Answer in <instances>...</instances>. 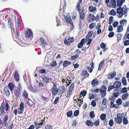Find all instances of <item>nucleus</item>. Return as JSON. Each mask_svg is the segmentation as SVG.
I'll return each instance as SVG.
<instances>
[{"label": "nucleus", "mask_w": 129, "mask_h": 129, "mask_svg": "<svg viewBox=\"0 0 129 129\" xmlns=\"http://www.w3.org/2000/svg\"><path fill=\"white\" fill-rule=\"evenodd\" d=\"M89 10L90 12H92L96 10V8L95 7H93L92 6H90L89 7Z\"/></svg>", "instance_id": "24"}, {"label": "nucleus", "mask_w": 129, "mask_h": 129, "mask_svg": "<svg viewBox=\"0 0 129 129\" xmlns=\"http://www.w3.org/2000/svg\"><path fill=\"white\" fill-rule=\"evenodd\" d=\"M123 122L124 124H127L128 123L127 119L125 117H124L123 119Z\"/></svg>", "instance_id": "41"}, {"label": "nucleus", "mask_w": 129, "mask_h": 129, "mask_svg": "<svg viewBox=\"0 0 129 129\" xmlns=\"http://www.w3.org/2000/svg\"><path fill=\"white\" fill-rule=\"evenodd\" d=\"M127 88L126 87H124L122 89V92L123 93H126L127 92Z\"/></svg>", "instance_id": "53"}, {"label": "nucleus", "mask_w": 129, "mask_h": 129, "mask_svg": "<svg viewBox=\"0 0 129 129\" xmlns=\"http://www.w3.org/2000/svg\"><path fill=\"white\" fill-rule=\"evenodd\" d=\"M117 13H118L120 16L119 18L121 17L123 15V9L121 7H119L117 10Z\"/></svg>", "instance_id": "5"}, {"label": "nucleus", "mask_w": 129, "mask_h": 129, "mask_svg": "<svg viewBox=\"0 0 129 129\" xmlns=\"http://www.w3.org/2000/svg\"><path fill=\"white\" fill-rule=\"evenodd\" d=\"M89 16L91 18V20H92V21H93L95 20L96 18L93 15L90 14H89Z\"/></svg>", "instance_id": "35"}, {"label": "nucleus", "mask_w": 129, "mask_h": 129, "mask_svg": "<svg viewBox=\"0 0 129 129\" xmlns=\"http://www.w3.org/2000/svg\"><path fill=\"white\" fill-rule=\"evenodd\" d=\"M57 64V63L55 61H52L50 63V65L51 67H53L55 66Z\"/></svg>", "instance_id": "34"}, {"label": "nucleus", "mask_w": 129, "mask_h": 129, "mask_svg": "<svg viewBox=\"0 0 129 129\" xmlns=\"http://www.w3.org/2000/svg\"><path fill=\"white\" fill-rule=\"evenodd\" d=\"M78 11L79 12V13L80 14V18H81L82 19H85V18L84 17L85 16V15L83 13V12H84L83 10H82L81 12H80V11Z\"/></svg>", "instance_id": "16"}, {"label": "nucleus", "mask_w": 129, "mask_h": 129, "mask_svg": "<svg viewBox=\"0 0 129 129\" xmlns=\"http://www.w3.org/2000/svg\"><path fill=\"white\" fill-rule=\"evenodd\" d=\"M123 26L122 25H119L117 27V32L120 33L123 31Z\"/></svg>", "instance_id": "14"}, {"label": "nucleus", "mask_w": 129, "mask_h": 129, "mask_svg": "<svg viewBox=\"0 0 129 129\" xmlns=\"http://www.w3.org/2000/svg\"><path fill=\"white\" fill-rule=\"evenodd\" d=\"M123 35L121 34H117V37L118 38L117 41L119 42V40H121V37H122Z\"/></svg>", "instance_id": "28"}, {"label": "nucleus", "mask_w": 129, "mask_h": 129, "mask_svg": "<svg viewBox=\"0 0 129 129\" xmlns=\"http://www.w3.org/2000/svg\"><path fill=\"white\" fill-rule=\"evenodd\" d=\"M72 91L70 90L67 91V92L68 93L67 96H66V97H67V98H68L70 95L71 94Z\"/></svg>", "instance_id": "50"}, {"label": "nucleus", "mask_w": 129, "mask_h": 129, "mask_svg": "<svg viewBox=\"0 0 129 129\" xmlns=\"http://www.w3.org/2000/svg\"><path fill=\"white\" fill-rule=\"evenodd\" d=\"M71 63V62L67 60H65L63 62V67H66L67 66L69 65Z\"/></svg>", "instance_id": "18"}, {"label": "nucleus", "mask_w": 129, "mask_h": 129, "mask_svg": "<svg viewBox=\"0 0 129 129\" xmlns=\"http://www.w3.org/2000/svg\"><path fill=\"white\" fill-rule=\"evenodd\" d=\"M127 20H126L124 19L123 20H122L120 21V24L121 25L122 24H123V25H124V23L126 24L127 23Z\"/></svg>", "instance_id": "46"}, {"label": "nucleus", "mask_w": 129, "mask_h": 129, "mask_svg": "<svg viewBox=\"0 0 129 129\" xmlns=\"http://www.w3.org/2000/svg\"><path fill=\"white\" fill-rule=\"evenodd\" d=\"M116 0H110V3L112 5V7L115 8L116 6Z\"/></svg>", "instance_id": "20"}, {"label": "nucleus", "mask_w": 129, "mask_h": 129, "mask_svg": "<svg viewBox=\"0 0 129 129\" xmlns=\"http://www.w3.org/2000/svg\"><path fill=\"white\" fill-rule=\"evenodd\" d=\"M113 17L112 16H111L109 18V24H111L113 22Z\"/></svg>", "instance_id": "49"}, {"label": "nucleus", "mask_w": 129, "mask_h": 129, "mask_svg": "<svg viewBox=\"0 0 129 129\" xmlns=\"http://www.w3.org/2000/svg\"><path fill=\"white\" fill-rule=\"evenodd\" d=\"M45 129H52V127L51 125H47L46 126Z\"/></svg>", "instance_id": "64"}, {"label": "nucleus", "mask_w": 129, "mask_h": 129, "mask_svg": "<svg viewBox=\"0 0 129 129\" xmlns=\"http://www.w3.org/2000/svg\"><path fill=\"white\" fill-rule=\"evenodd\" d=\"M25 36L26 38L31 40L33 36V34L30 29H28L26 32Z\"/></svg>", "instance_id": "2"}, {"label": "nucleus", "mask_w": 129, "mask_h": 129, "mask_svg": "<svg viewBox=\"0 0 129 129\" xmlns=\"http://www.w3.org/2000/svg\"><path fill=\"white\" fill-rule=\"evenodd\" d=\"M4 91H5V93L6 96L9 97L10 94L9 90L7 88L4 89Z\"/></svg>", "instance_id": "22"}, {"label": "nucleus", "mask_w": 129, "mask_h": 129, "mask_svg": "<svg viewBox=\"0 0 129 129\" xmlns=\"http://www.w3.org/2000/svg\"><path fill=\"white\" fill-rule=\"evenodd\" d=\"M15 79L16 81H18L19 80V75L17 72H15L14 75Z\"/></svg>", "instance_id": "27"}, {"label": "nucleus", "mask_w": 129, "mask_h": 129, "mask_svg": "<svg viewBox=\"0 0 129 129\" xmlns=\"http://www.w3.org/2000/svg\"><path fill=\"white\" fill-rule=\"evenodd\" d=\"M8 86L10 90L12 92L14 88V86L13 84L12 83H9L8 85Z\"/></svg>", "instance_id": "19"}, {"label": "nucleus", "mask_w": 129, "mask_h": 129, "mask_svg": "<svg viewBox=\"0 0 129 129\" xmlns=\"http://www.w3.org/2000/svg\"><path fill=\"white\" fill-rule=\"evenodd\" d=\"M23 95L24 96V97L26 99L28 98V93L25 90H24V91L23 93Z\"/></svg>", "instance_id": "30"}, {"label": "nucleus", "mask_w": 129, "mask_h": 129, "mask_svg": "<svg viewBox=\"0 0 129 129\" xmlns=\"http://www.w3.org/2000/svg\"><path fill=\"white\" fill-rule=\"evenodd\" d=\"M109 14L110 15L114 16L116 15V12L114 9H113L110 11Z\"/></svg>", "instance_id": "31"}, {"label": "nucleus", "mask_w": 129, "mask_h": 129, "mask_svg": "<svg viewBox=\"0 0 129 129\" xmlns=\"http://www.w3.org/2000/svg\"><path fill=\"white\" fill-rule=\"evenodd\" d=\"M124 44L125 46L128 45H129V40H125L124 42Z\"/></svg>", "instance_id": "54"}, {"label": "nucleus", "mask_w": 129, "mask_h": 129, "mask_svg": "<svg viewBox=\"0 0 129 129\" xmlns=\"http://www.w3.org/2000/svg\"><path fill=\"white\" fill-rule=\"evenodd\" d=\"M82 1V0H79L77 3L76 8L78 11H80V4L81 3Z\"/></svg>", "instance_id": "13"}, {"label": "nucleus", "mask_w": 129, "mask_h": 129, "mask_svg": "<svg viewBox=\"0 0 129 129\" xmlns=\"http://www.w3.org/2000/svg\"><path fill=\"white\" fill-rule=\"evenodd\" d=\"M94 113V112L93 111H91L90 112L89 116L91 118H93L95 117Z\"/></svg>", "instance_id": "36"}, {"label": "nucleus", "mask_w": 129, "mask_h": 129, "mask_svg": "<svg viewBox=\"0 0 129 129\" xmlns=\"http://www.w3.org/2000/svg\"><path fill=\"white\" fill-rule=\"evenodd\" d=\"M27 103L29 104V106H33L34 104V103L30 99L29 100Z\"/></svg>", "instance_id": "47"}, {"label": "nucleus", "mask_w": 129, "mask_h": 129, "mask_svg": "<svg viewBox=\"0 0 129 129\" xmlns=\"http://www.w3.org/2000/svg\"><path fill=\"white\" fill-rule=\"evenodd\" d=\"M86 124L89 126H92L93 125V123L92 121L88 120L86 121Z\"/></svg>", "instance_id": "21"}, {"label": "nucleus", "mask_w": 129, "mask_h": 129, "mask_svg": "<svg viewBox=\"0 0 129 129\" xmlns=\"http://www.w3.org/2000/svg\"><path fill=\"white\" fill-rule=\"evenodd\" d=\"M64 19L67 23H70L73 24L72 21L69 15H67V16H66L64 17Z\"/></svg>", "instance_id": "7"}, {"label": "nucleus", "mask_w": 129, "mask_h": 129, "mask_svg": "<svg viewBox=\"0 0 129 129\" xmlns=\"http://www.w3.org/2000/svg\"><path fill=\"white\" fill-rule=\"evenodd\" d=\"M103 99L102 101V103L103 105L106 106L107 105V99L105 98H103Z\"/></svg>", "instance_id": "38"}, {"label": "nucleus", "mask_w": 129, "mask_h": 129, "mask_svg": "<svg viewBox=\"0 0 129 129\" xmlns=\"http://www.w3.org/2000/svg\"><path fill=\"white\" fill-rule=\"evenodd\" d=\"M20 91L19 89H15L14 91V93L15 95L18 97L20 95Z\"/></svg>", "instance_id": "33"}, {"label": "nucleus", "mask_w": 129, "mask_h": 129, "mask_svg": "<svg viewBox=\"0 0 129 129\" xmlns=\"http://www.w3.org/2000/svg\"><path fill=\"white\" fill-rule=\"evenodd\" d=\"M114 35V33L113 32H110L108 35V36L109 38H111Z\"/></svg>", "instance_id": "45"}, {"label": "nucleus", "mask_w": 129, "mask_h": 129, "mask_svg": "<svg viewBox=\"0 0 129 129\" xmlns=\"http://www.w3.org/2000/svg\"><path fill=\"white\" fill-rule=\"evenodd\" d=\"M121 85V83L120 82L116 81L113 84L114 88H115L116 90H117L118 88H120Z\"/></svg>", "instance_id": "4"}, {"label": "nucleus", "mask_w": 129, "mask_h": 129, "mask_svg": "<svg viewBox=\"0 0 129 129\" xmlns=\"http://www.w3.org/2000/svg\"><path fill=\"white\" fill-rule=\"evenodd\" d=\"M79 56L78 54H77L75 55H73L71 57V59L72 60H74L76 59Z\"/></svg>", "instance_id": "42"}, {"label": "nucleus", "mask_w": 129, "mask_h": 129, "mask_svg": "<svg viewBox=\"0 0 129 129\" xmlns=\"http://www.w3.org/2000/svg\"><path fill=\"white\" fill-rule=\"evenodd\" d=\"M104 61L102 60L100 63L98 67V70L100 71L101 70V68L102 67V65L103 64H104Z\"/></svg>", "instance_id": "25"}, {"label": "nucleus", "mask_w": 129, "mask_h": 129, "mask_svg": "<svg viewBox=\"0 0 129 129\" xmlns=\"http://www.w3.org/2000/svg\"><path fill=\"white\" fill-rule=\"evenodd\" d=\"M93 34V31L91 30L89 32L88 34V38H90L91 37Z\"/></svg>", "instance_id": "58"}, {"label": "nucleus", "mask_w": 129, "mask_h": 129, "mask_svg": "<svg viewBox=\"0 0 129 129\" xmlns=\"http://www.w3.org/2000/svg\"><path fill=\"white\" fill-rule=\"evenodd\" d=\"M89 99L90 100H91V99L94 98V96L93 94L90 93L89 95Z\"/></svg>", "instance_id": "60"}, {"label": "nucleus", "mask_w": 129, "mask_h": 129, "mask_svg": "<svg viewBox=\"0 0 129 129\" xmlns=\"http://www.w3.org/2000/svg\"><path fill=\"white\" fill-rule=\"evenodd\" d=\"M116 103L117 105H121V104L122 103V101L121 99L119 98L117 100Z\"/></svg>", "instance_id": "37"}, {"label": "nucleus", "mask_w": 129, "mask_h": 129, "mask_svg": "<svg viewBox=\"0 0 129 129\" xmlns=\"http://www.w3.org/2000/svg\"><path fill=\"white\" fill-rule=\"evenodd\" d=\"M109 99L110 100L112 101V102H114L115 100L114 97L112 95L110 97Z\"/></svg>", "instance_id": "63"}, {"label": "nucleus", "mask_w": 129, "mask_h": 129, "mask_svg": "<svg viewBox=\"0 0 129 129\" xmlns=\"http://www.w3.org/2000/svg\"><path fill=\"white\" fill-rule=\"evenodd\" d=\"M81 73V76L84 77V79L89 77V74L87 72L86 70H84Z\"/></svg>", "instance_id": "8"}, {"label": "nucleus", "mask_w": 129, "mask_h": 129, "mask_svg": "<svg viewBox=\"0 0 129 129\" xmlns=\"http://www.w3.org/2000/svg\"><path fill=\"white\" fill-rule=\"evenodd\" d=\"M87 93V92L86 91L84 90L81 91L80 93L81 95H82L83 96H85Z\"/></svg>", "instance_id": "51"}, {"label": "nucleus", "mask_w": 129, "mask_h": 129, "mask_svg": "<svg viewBox=\"0 0 129 129\" xmlns=\"http://www.w3.org/2000/svg\"><path fill=\"white\" fill-rule=\"evenodd\" d=\"M46 118V117H45L44 118H43V119H42L41 120L40 122V123H38V124L36 126V129H38L40 127H41L43 123V121H45V119Z\"/></svg>", "instance_id": "9"}, {"label": "nucleus", "mask_w": 129, "mask_h": 129, "mask_svg": "<svg viewBox=\"0 0 129 129\" xmlns=\"http://www.w3.org/2000/svg\"><path fill=\"white\" fill-rule=\"evenodd\" d=\"M123 114H121L120 113H118L117 115V118L115 117V121L117 124H120L122 121V115Z\"/></svg>", "instance_id": "1"}, {"label": "nucleus", "mask_w": 129, "mask_h": 129, "mask_svg": "<svg viewBox=\"0 0 129 129\" xmlns=\"http://www.w3.org/2000/svg\"><path fill=\"white\" fill-rule=\"evenodd\" d=\"M122 82L123 85L125 86L127 85V83L126 82L125 77H122Z\"/></svg>", "instance_id": "26"}, {"label": "nucleus", "mask_w": 129, "mask_h": 129, "mask_svg": "<svg viewBox=\"0 0 129 129\" xmlns=\"http://www.w3.org/2000/svg\"><path fill=\"white\" fill-rule=\"evenodd\" d=\"M79 114V110H77L75 111L74 113V116L76 117Z\"/></svg>", "instance_id": "44"}, {"label": "nucleus", "mask_w": 129, "mask_h": 129, "mask_svg": "<svg viewBox=\"0 0 129 129\" xmlns=\"http://www.w3.org/2000/svg\"><path fill=\"white\" fill-rule=\"evenodd\" d=\"M49 79L48 77L45 76L42 78L43 82L46 84L49 83Z\"/></svg>", "instance_id": "12"}, {"label": "nucleus", "mask_w": 129, "mask_h": 129, "mask_svg": "<svg viewBox=\"0 0 129 129\" xmlns=\"http://www.w3.org/2000/svg\"><path fill=\"white\" fill-rule=\"evenodd\" d=\"M106 46V44L102 42L100 45V47L101 48H105Z\"/></svg>", "instance_id": "62"}, {"label": "nucleus", "mask_w": 129, "mask_h": 129, "mask_svg": "<svg viewBox=\"0 0 129 129\" xmlns=\"http://www.w3.org/2000/svg\"><path fill=\"white\" fill-rule=\"evenodd\" d=\"M53 87L51 89V92L53 95L55 96L58 92V90L56 85L53 83Z\"/></svg>", "instance_id": "3"}, {"label": "nucleus", "mask_w": 129, "mask_h": 129, "mask_svg": "<svg viewBox=\"0 0 129 129\" xmlns=\"http://www.w3.org/2000/svg\"><path fill=\"white\" fill-rule=\"evenodd\" d=\"M100 122L99 120L98 119L94 122V124L96 126H97L99 125Z\"/></svg>", "instance_id": "52"}, {"label": "nucleus", "mask_w": 129, "mask_h": 129, "mask_svg": "<svg viewBox=\"0 0 129 129\" xmlns=\"http://www.w3.org/2000/svg\"><path fill=\"white\" fill-rule=\"evenodd\" d=\"M85 40L84 38H83L81 42L78 45V48H81L82 47L83 44L85 42Z\"/></svg>", "instance_id": "11"}, {"label": "nucleus", "mask_w": 129, "mask_h": 129, "mask_svg": "<svg viewBox=\"0 0 129 129\" xmlns=\"http://www.w3.org/2000/svg\"><path fill=\"white\" fill-rule=\"evenodd\" d=\"M118 23L117 21H115L113 23V25L114 27H115L118 26Z\"/></svg>", "instance_id": "55"}, {"label": "nucleus", "mask_w": 129, "mask_h": 129, "mask_svg": "<svg viewBox=\"0 0 129 129\" xmlns=\"http://www.w3.org/2000/svg\"><path fill=\"white\" fill-rule=\"evenodd\" d=\"M106 91L105 90V91H104L103 92L101 93V94L102 95L101 97L102 98H104L106 95Z\"/></svg>", "instance_id": "57"}, {"label": "nucleus", "mask_w": 129, "mask_h": 129, "mask_svg": "<svg viewBox=\"0 0 129 129\" xmlns=\"http://www.w3.org/2000/svg\"><path fill=\"white\" fill-rule=\"evenodd\" d=\"M24 104L23 103L21 102L20 105V108H18V111L19 114H22L24 111Z\"/></svg>", "instance_id": "6"}, {"label": "nucleus", "mask_w": 129, "mask_h": 129, "mask_svg": "<svg viewBox=\"0 0 129 129\" xmlns=\"http://www.w3.org/2000/svg\"><path fill=\"white\" fill-rule=\"evenodd\" d=\"M93 63L92 62V64L91 66V67H92V68H91L90 67H87L86 68V69L90 73H91L92 71V70L93 68Z\"/></svg>", "instance_id": "15"}, {"label": "nucleus", "mask_w": 129, "mask_h": 129, "mask_svg": "<svg viewBox=\"0 0 129 129\" xmlns=\"http://www.w3.org/2000/svg\"><path fill=\"white\" fill-rule=\"evenodd\" d=\"M116 72L115 71L113 73L110 75V77L109 78H108L109 79H111L113 78L116 76Z\"/></svg>", "instance_id": "29"}, {"label": "nucleus", "mask_w": 129, "mask_h": 129, "mask_svg": "<svg viewBox=\"0 0 129 129\" xmlns=\"http://www.w3.org/2000/svg\"><path fill=\"white\" fill-rule=\"evenodd\" d=\"M124 1L122 0H118L117 2V5L118 7H121L122 6Z\"/></svg>", "instance_id": "17"}, {"label": "nucleus", "mask_w": 129, "mask_h": 129, "mask_svg": "<svg viewBox=\"0 0 129 129\" xmlns=\"http://www.w3.org/2000/svg\"><path fill=\"white\" fill-rule=\"evenodd\" d=\"M59 99V97H57L53 103L54 104H57Z\"/></svg>", "instance_id": "59"}, {"label": "nucleus", "mask_w": 129, "mask_h": 129, "mask_svg": "<svg viewBox=\"0 0 129 129\" xmlns=\"http://www.w3.org/2000/svg\"><path fill=\"white\" fill-rule=\"evenodd\" d=\"M37 87H35L34 88L32 87V85H29V87H28V88L32 92L36 93L38 91Z\"/></svg>", "instance_id": "10"}, {"label": "nucleus", "mask_w": 129, "mask_h": 129, "mask_svg": "<svg viewBox=\"0 0 129 129\" xmlns=\"http://www.w3.org/2000/svg\"><path fill=\"white\" fill-rule=\"evenodd\" d=\"M113 121L112 119H111L109 121V125L110 126H112L114 124Z\"/></svg>", "instance_id": "56"}, {"label": "nucleus", "mask_w": 129, "mask_h": 129, "mask_svg": "<svg viewBox=\"0 0 129 129\" xmlns=\"http://www.w3.org/2000/svg\"><path fill=\"white\" fill-rule=\"evenodd\" d=\"M64 44L66 45L69 46L70 45V42L69 41H67L66 39L64 40Z\"/></svg>", "instance_id": "48"}, {"label": "nucleus", "mask_w": 129, "mask_h": 129, "mask_svg": "<svg viewBox=\"0 0 129 129\" xmlns=\"http://www.w3.org/2000/svg\"><path fill=\"white\" fill-rule=\"evenodd\" d=\"M106 117V115L105 114H102L100 116V118L102 120H104Z\"/></svg>", "instance_id": "40"}, {"label": "nucleus", "mask_w": 129, "mask_h": 129, "mask_svg": "<svg viewBox=\"0 0 129 129\" xmlns=\"http://www.w3.org/2000/svg\"><path fill=\"white\" fill-rule=\"evenodd\" d=\"M95 24L94 22L91 23L89 25V27L90 29L93 28L94 27Z\"/></svg>", "instance_id": "43"}, {"label": "nucleus", "mask_w": 129, "mask_h": 129, "mask_svg": "<svg viewBox=\"0 0 129 129\" xmlns=\"http://www.w3.org/2000/svg\"><path fill=\"white\" fill-rule=\"evenodd\" d=\"M98 81L96 79H94L91 82V84L93 85V86H95V85L98 83Z\"/></svg>", "instance_id": "32"}, {"label": "nucleus", "mask_w": 129, "mask_h": 129, "mask_svg": "<svg viewBox=\"0 0 129 129\" xmlns=\"http://www.w3.org/2000/svg\"><path fill=\"white\" fill-rule=\"evenodd\" d=\"M67 114L68 117H70L72 115V112L71 110H70L67 113Z\"/></svg>", "instance_id": "39"}, {"label": "nucleus", "mask_w": 129, "mask_h": 129, "mask_svg": "<svg viewBox=\"0 0 129 129\" xmlns=\"http://www.w3.org/2000/svg\"><path fill=\"white\" fill-rule=\"evenodd\" d=\"M96 104L95 100H93L91 103V105L93 107H94L96 106Z\"/></svg>", "instance_id": "61"}, {"label": "nucleus", "mask_w": 129, "mask_h": 129, "mask_svg": "<svg viewBox=\"0 0 129 129\" xmlns=\"http://www.w3.org/2000/svg\"><path fill=\"white\" fill-rule=\"evenodd\" d=\"M128 95V93H125L124 94H123L121 96L122 100H125L127 99Z\"/></svg>", "instance_id": "23"}]
</instances>
